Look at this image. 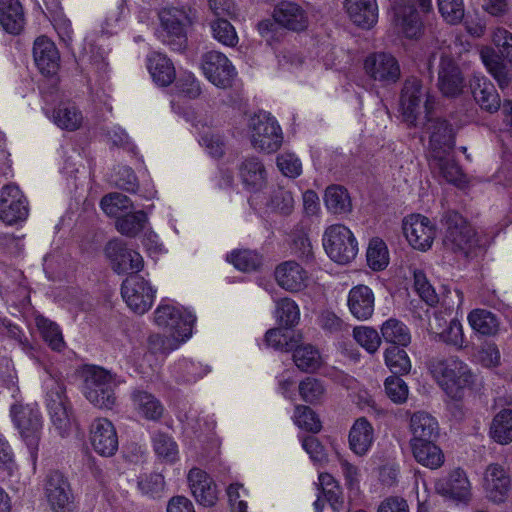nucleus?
<instances>
[{
	"label": "nucleus",
	"mask_w": 512,
	"mask_h": 512,
	"mask_svg": "<svg viewBox=\"0 0 512 512\" xmlns=\"http://www.w3.org/2000/svg\"><path fill=\"white\" fill-rule=\"evenodd\" d=\"M37 326L44 341L48 343L52 350L60 352L64 349L65 342L62 332L56 323L44 317H40L37 319Z\"/></svg>",
	"instance_id": "52"
},
{
	"label": "nucleus",
	"mask_w": 512,
	"mask_h": 512,
	"mask_svg": "<svg viewBox=\"0 0 512 512\" xmlns=\"http://www.w3.org/2000/svg\"><path fill=\"white\" fill-rule=\"evenodd\" d=\"M414 288L420 298L429 306H435L439 297L433 286L427 280L425 273L421 270L414 271Z\"/></svg>",
	"instance_id": "58"
},
{
	"label": "nucleus",
	"mask_w": 512,
	"mask_h": 512,
	"mask_svg": "<svg viewBox=\"0 0 512 512\" xmlns=\"http://www.w3.org/2000/svg\"><path fill=\"white\" fill-rule=\"evenodd\" d=\"M411 447L414 458L421 465L436 469L443 464L444 456L434 440L412 442Z\"/></svg>",
	"instance_id": "39"
},
{
	"label": "nucleus",
	"mask_w": 512,
	"mask_h": 512,
	"mask_svg": "<svg viewBox=\"0 0 512 512\" xmlns=\"http://www.w3.org/2000/svg\"><path fill=\"white\" fill-rule=\"evenodd\" d=\"M353 336L357 343L365 348L369 353L376 352L381 343V338L378 335V332L370 327L354 328Z\"/></svg>",
	"instance_id": "60"
},
{
	"label": "nucleus",
	"mask_w": 512,
	"mask_h": 512,
	"mask_svg": "<svg viewBox=\"0 0 512 512\" xmlns=\"http://www.w3.org/2000/svg\"><path fill=\"white\" fill-rule=\"evenodd\" d=\"M251 144L255 149L274 153L283 143V133L277 120L266 111L254 113L248 123Z\"/></svg>",
	"instance_id": "7"
},
{
	"label": "nucleus",
	"mask_w": 512,
	"mask_h": 512,
	"mask_svg": "<svg viewBox=\"0 0 512 512\" xmlns=\"http://www.w3.org/2000/svg\"><path fill=\"white\" fill-rule=\"evenodd\" d=\"M429 368L439 386L454 400H461L465 391L475 385L477 376L456 356L432 359Z\"/></svg>",
	"instance_id": "1"
},
{
	"label": "nucleus",
	"mask_w": 512,
	"mask_h": 512,
	"mask_svg": "<svg viewBox=\"0 0 512 512\" xmlns=\"http://www.w3.org/2000/svg\"><path fill=\"white\" fill-rule=\"evenodd\" d=\"M276 302V318L279 327L269 329L265 334V342L268 347L274 350L286 352L288 346V313L285 308L288 306V299L281 298Z\"/></svg>",
	"instance_id": "29"
},
{
	"label": "nucleus",
	"mask_w": 512,
	"mask_h": 512,
	"mask_svg": "<svg viewBox=\"0 0 512 512\" xmlns=\"http://www.w3.org/2000/svg\"><path fill=\"white\" fill-rule=\"evenodd\" d=\"M33 57L39 71L45 76H54L60 67V55L54 42L46 36L38 37L33 46Z\"/></svg>",
	"instance_id": "25"
},
{
	"label": "nucleus",
	"mask_w": 512,
	"mask_h": 512,
	"mask_svg": "<svg viewBox=\"0 0 512 512\" xmlns=\"http://www.w3.org/2000/svg\"><path fill=\"white\" fill-rule=\"evenodd\" d=\"M10 416L14 426L26 443L32 462L35 465L43 425L42 415L37 404L16 402L10 407Z\"/></svg>",
	"instance_id": "5"
},
{
	"label": "nucleus",
	"mask_w": 512,
	"mask_h": 512,
	"mask_svg": "<svg viewBox=\"0 0 512 512\" xmlns=\"http://www.w3.org/2000/svg\"><path fill=\"white\" fill-rule=\"evenodd\" d=\"M429 165L437 171L447 182L456 184L461 182L463 173L460 166L452 157V151L428 155Z\"/></svg>",
	"instance_id": "36"
},
{
	"label": "nucleus",
	"mask_w": 512,
	"mask_h": 512,
	"mask_svg": "<svg viewBox=\"0 0 512 512\" xmlns=\"http://www.w3.org/2000/svg\"><path fill=\"white\" fill-rule=\"evenodd\" d=\"M52 119L61 129L74 131L80 127L83 117L74 104L62 103L54 109Z\"/></svg>",
	"instance_id": "47"
},
{
	"label": "nucleus",
	"mask_w": 512,
	"mask_h": 512,
	"mask_svg": "<svg viewBox=\"0 0 512 512\" xmlns=\"http://www.w3.org/2000/svg\"><path fill=\"white\" fill-rule=\"evenodd\" d=\"M318 480L320 494L334 511H340L343 507L344 499L338 482L329 473H321Z\"/></svg>",
	"instance_id": "46"
},
{
	"label": "nucleus",
	"mask_w": 512,
	"mask_h": 512,
	"mask_svg": "<svg viewBox=\"0 0 512 512\" xmlns=\"http://www.w3.org/2000/svg\"><path fill=\"white\" fill-rule=\"evenodd\" d=\"M324 203L327 210L335 215L347 214L352 211L349 193L340 185H331L326 188Z\"/></svg>",
	"instance_id": "41"
},
{
	"label": "nucleus",
	"mask_w": 512,
	"mask_h": 512,
	"mask_svg": "<svg viewBox=\"0 0 512 512\" xmlns=\"http://www.w3.org/2000/svg\"><path fill=\"white\" fill-rule=\"evenodd\" d=\"M322 241L328 257L338 264L350 263L358 253V243L353 233L342 224L326 228Z\"/></svg>",
	"instance_id": "10"
},
{
	"label": "nucleus",
	"mask_w": 512,
	"mask_h": 512,
	"mask_svg": "<svg viewBox=\"0 0 512 512\" xmlns=\"http://www.w3.org/2000/svg\"><path fill=\"white\" fill-rule=\"evenodd\" d=\"M387 396L395 403H403L408 397V386L397 376H390L385 380Z\"/></svg>",
	"instance_id": "62"
},
{
	"label": "nucleus",
	"mask_w": 512,
	"mask_h": 512,
	"mask_svg": "<svg viewBox=\"0 0 512 512\" xmlns=\"http://www.w3.org/2000/svg\"><path fill=\"white\" fill-rule=\"evenodd\" d=\"M366 258L369 267L374 271L385 269L389 263L388 249L385 242L379 238L371 239Z\"/></svg>",
	"instance_id": "51"
},
{
	"label": "nucleus",
	"mask_w": 512,
	"mask_h": 512,
	"mask_svg": "<svg viewBox=\"0 0 512 512\" xmlns=\"http://www.w3.org/2000/svg\"><path fill=\"white\" fill-rule=\"evenodd\" d=\"M45 492L48 503L54 512H71L73 510V494L68 480L59 471L47 475Z\"/></svg>",
	"instance_id": "18"
},
{
	"label": "nucleus",
	"mask_w": 512,
	"mask_h": 512,
	"mask_svg": "<svg viewBox=\"0 0 512 512\" xmlns=\"http://www.w3.org/2000/svg\"><path fill=\"white\" fill-rule=\"evenodd\" d=\"M367 74L376 81L396 83L401 75L398 61L391 54L380 52L368 56L364 63Z\"/></svg>",
	"instance_id": "22"
},
{
	"label": "nucleus",
	"mask_w": 512,
	"mask_h": 512,
	"mask_svg": "<svg viewBox=\"0 0 512 512\" xmlns=\"http://www.w3.org/2000/svg\"><path fill=\"white\" fill-rule=\"evenodd\" d=\"M295 424L308 432L317 433L321 430V422L315 412L308 406H297L294 414Z\"/></svg>",
	"instance_id": "57"
},
{
	"label": "nucleus",
	"mask_w": 512,
	"mask_h": 512,
	"mask_svg": "<svg viewBox=\"0 0 512 512\" xmlns=\"http://www.w3.org/2000/svg\"><path fill=\"white\" fill-rule=\"evenodd\" d=\"M147 222V215L144 211L127 212L116 221L117 230L128 237L136 236Z\"/></svg>",
	"instance_id": "50"
},
{
	"label": "nucleus",
	"mask_w": 512,
	"mask_h": 512,
	"mask_svg": "<svg viewBox=\"0 0 512 512\" xmlns=\"http://www.w3.org/2000/svg\"><path fill=\"white\" fill-rule=\"evenodd\" d=\"M45 388V403L50 420L59 435L64 437L70 430L72 409L63 377L50 374L45 381Z\"/></svg>",
	"instance_id": "4"
},
{
	"label": "nucleus",
	"mask_w": 512,
	"mask_h": 512,
	"mask_svg": "<svg viewBox=\"0 0 512 512\" xmlns=\"http://www.w3.org/2000/svg\"><path fill=\"white\" fill-rule=\"evenodd\" d=\"M290 254L300 260L299 263L310 264L314 259L312 244L304 227H296L290 234Z\"/></svg>",
	"instance_id": "43"
},
{
	"label": "nucleus",
	"mask_w": 512,
	"mask_h": 512,
	"mask_svg": "<svg viewBox=\"0 0 512 512\" xmlns=\"http://www.w3.org/2000/svg\"><path fill=\"white\" fill-rule=\"evenodd\" d=\"M382 338L393 344L392 346H407L411 341V335L407 326L401 321L390 318L381 326Z\"/></svg>",
	"instance_id": "48"
},
{
	"label": "nucleus",
	"mask_w": 512,
	"mask_h": 512,
	"mask_svg": "<svg viewBox=\"0 0 512 512\" xmlns=\"http://www.w3.org/2000/svg\"><path fill=\"white\" fill-rule=\"evenodd\" d=\"M190 490L196 501L204 507H212L217 501V490L213 479L203 470L192 468L187 476Z\"/></svg>",
	"instance_id": "26"
},
{
	"label": "nucleus",
	"mask_w": 512,
	"mask_h": 512,
	"mask_svg": "<svg viewBox=\"0 0 512 512\" xmlns=\"http://www.w3.org/2000/svg\"><path fill=\"white\" fill-rule=\"evenodd\" d=\"M373 442V426L365 417L358 418L349 431V448L354 454L362 457L368 453Z\"/></svg>",
	"instance_id": "30"
},
{
	"label": "nucleus",
	"mask_w": 512,
	"mask_h": 512,
	"mask_svg": "<svg viewBox=\"0 0 512 512\" xmlns=\"http://www.w3.org/2000/svg\"><path fill=\"white\" fill-rule=\"evenodd\" d=\"M319 326L326 332L338 334L347 329L345 322L331 310H323L318 317Z\"/></svg>",
	"instance_id": "63"
},
{
	"label": "nucleus",
	"mask_w": 512,
	"mask_h": 512,
	"mask_svg": "<svg viewBox=\"0 0 512 512\" xmlns=\"http://www.w3.org/2000/svg\"><path fill=\"white\" fill-rule=\"evenodd\" d=\"M28 215V201L20 188L14 183L4 185L0 189V221L6 225H17Z\"/></svg>",
	"instance_id": "13"
},
{
	"label": "nucleus",
	"mask_w": 512,
	"mask_h": 512,
	"mask_svg": "<svg viewBox=\"0 0 512 512\" xmlns=\"http://www.w3.org/2000/svg\"><path fill=\"white\" fill-rule=\"evenodd\" d=\"M114 387L113 377L107 370L92 366L85 371L82 392L95 406L111 409L116 403Z\"/></svg>",
	"instance_id": "8"
},
{
	"label": "nucleus",
	"mask_w": 512,
	"mask_h": 512,
	"mask_svg": "<svg viewBox=\"0 0 512 512\" xmlns=\"http://www.w3.org/2000/svg\"><path fill=\"white\" fill-rule=\"evenodd\" d=\"M227 260L231 262L236 269L243 272L255 271L262 264L261 255L251 250L233 251L227 256Z\"/></svg>",
	"instance_id": "53"
},
{
	"label": "nucleus",
	"mask_w": 512,
	"mask_h": 512,
	"mask_svg": "<svg viewBox=\"0 0 512 512\" xmlns=\"http://www.w3.org/2000/svg\"><path fill=\"white\" fill-rule=\"evenodd\" d=\"M385 363L394 374H405L411 369L410 359L400 346H391L386 349Z\"/></svg>",
	"instance_id": "54"
},
{
	"label": "nucleus",
	"mask_w": 512,
	"mask_h": 512,
	"mask_svg": "<svg viewBox=\"0 0 512 512\" xmlns=\"http://www.w3.org/2000/svg\"><path fill=\"white\" fill-rule=\"evenodd\" d=\"M444 227L443 245L446 249L469 257L480 247V240L474 227L456 210H447L442 214Z\"/></svg>",
	"instance_id": "3"
},
{
	"label": "nucleus",
	"mask_w": 512,
	"mask_h": 512,
	"mask_svg": "<svg viewBox=\"0 0 512 512\" xmlns=\"http://www.w3.org/2000/svg\"><path fill=\"white\" fill-rule=\"evenodd\" d=\"M410 430L413 434L411 443L434 440L438 436V423L430 414L426 412H416L411 417Z\"/></svg>",
	"instance_id": "38"
},
{
	"label": "nucleus",
	"mask_w": 512,
	"mask_h": 512,
	"mask_svg": "<svg viewBox=\"0 0 512 512\" xmlns=\"http://www.w3.org/2000/svg\"><path fill=\"white\" fill-rule=\"evenodd\" d=\"M0 24L7 33L13 35L23 30L25 16L19 0H0Z\"/></svg>",
	"instance_id": "35"
},
{
	"label": "nucleus",
	"mask_w": 512,
	"mask_h": 512,
	"mask_svg": "<svg viewBox=\"0 0 512 512\" xmlns=\"http://www.w3.org/2000/svg\"><path fill=\"white\" fill-rule=\"evenodd\" d=\"M164 478L160 473L152 472L139 477L138 487L148 495L154 496L164 489Z\"/></svg>",
	"instance_id": "64"
},
{
	"label": "nucleus",
	"mask_w": 512,
	"mask_h": 512,
	"mask_svg": "<svg viewBox=\"0 0 512 512\" xmlns=\"http://www.w3.org/2000/svg\"><path fill=\"white\" fill-rule=\"evenodd\" d=\"M292 359L299 370L313 373L321 366L319 351L311 344L297 345L292 352Z\"/></svg>",
	"instance_id": "42"
},
{
	"label": "nucleus",
	"mask_w": 512,
	"mask_h": 512,
	"mask_svg": "<svg viewBox=\"0 0 512 512\" xmlns=\"http://www.w3.org/2000/svg\"><path fill=\"white\" fill-rule=\"evenodd\" d=\"M212 36L219 43L235 47L239 41L234 26L226 18H215L210 22Z\"/></svg>",
	"instance_id": "49"
},
{
	"label": "nucleus",
	"mask_w": 512,
	"mask_h": 512,
	"mask_svg": "<svg viewBox=\"0 0 512 512\" xmlns=\"http://www.w3.org/2000/svg\"><path fill=\"white\" fill-rule=\"evenodd\" d=\"M325 388L316 378L307 377L299 384V393L302 399L309 403L318 402L324 395Z\"/></svg>",
	"instance_id": "61"
},
{
	"label": "nucleus",
	"mask_w": 512,
	"mask_h": 512,
	"mask_svg": "<svg viewBox=\"0 0 512 512\" xmlns=\"http://www.w3.org/2000/svg\"><path fill=\"white\" fill-rule=\"evenodd\" d=\"M239 175L244 186L250 191L261 190L267 182L265 166L255 156L247 157L241 162Z\"/></svg>",
	"instance_id": "33"
},
{
	"label": "nucleus",
	"mask_w": 512,
	"mask_h": 512,
	"mask_svg": "<svg viewBox=\"0 0 512 512\" xmlns=\"http://www.w3.org/2000/svg\"><path fill=\"white\" fill-rule=\"evenodd\" d=\"M132 400L138 412L147 420L157 421L164 413V406L151 393L135 390Z\"/></svg>",
	"instance_id": "40"
},
{
	"label": "nucleus",
	"mask_w": 512,
	"mask_h": 512,
	"mask_svg": "<svg viewBox=\"0 0 512 512\" xmlns=\"http://www.w3.org/2000/svg\"><path fill=\"white\" fill-rule=\"evenodd\" d=\"M392 11V20L405 37L412 39L420 35L422 22L413 4L407 0H397L392 5Z\"/></svg>",
	"instance_id": "24"
},
{
	"label": "nucleus",
	"mask_w": 512,
	"mask_h": 512,
	"mask_svg": "<svg viewBox=\"0 0 512 512\" xmlns=\"http://www.w3.org/2000/svg\"><path fill=\"white\" fill-rule=\"evenodd\" d=\"M492 43L494 47L481 48L480 58L503 89L512 82V32L505 28H496L492 34Z\"/></svg>",
	"instance_id": "2"
},
{
	"label": "nucleus",
	"mask_w": 512,
	"mask_h": 512,
	"mask_svg": "<svg viewBox=\"0 0 512 512\" xmlns=\"http://www.w3.org/2000/svg\"><path fill=\"white\" fill-rule=\"evenodd\" d=\"M468 321L473 330L485 336H493L499 330L497 316L486 309H475L468 315Z\"/></svg>",
	"instance_id": "44"
},
{
	"label": "nucleus",
	"mask_w": 512,
	"mask_h": 512,
	"mask_svg": "<svg viewBox=\"0 0 512 512\" xmlns=\"http://www.w3.org/2000/svg\"><path fill=\"white\" fill-rule=\"evenodd\" d=\"M309 265L290 260V293L299 295L304 309H308L312 303L315 289V281L308 269Z\"/></svg>",
	"instance_id": "23"
},
{
	"label": "nucleus",
	"mask_w": 512,
	"mask_h": 512,
	"mask_svg": "<svg viewBox=\"0 0 512 512\" xmlns=\"http://www.w3.org/2000/svg\"><path fill=\"white\" fill-rule=\"evenodd\" d=\"M258 31L267 44L277 52L278 45L288 34V2L277 3L271 17L258 23Z\"/></svg>",
	"instance_id": "16"
},
{
	"label": "nucleus",
	"mask_w": 512,
	"mask_h": 512,
	"mask_svg": "<svg viewBox=\"0 0 512 512\" xmlns=\"http://www.w3.org/2000/svg\"><path fill=\"white\" fill-rule=\"evenodd\" d=\"M156 290L141 275L130 274L122 282L121 295L128 307L142 315L153 305Z\"/></svg>",
	"instance_id": "11"
},
{
	"label": "nucleus",
	"mask_w": 512,
	"mask_h": 512,
	"mask_svg": "<svg viewBox=\"0 0 512 512\" xmlns=\"http://www.w3.org/2000/svg\"><path fill=\"white\" fill-rule=\"evenodd\" d=\"M90 443L101 456H112L118 450V436L111 421L106 418H96L90 426Z\"/></svg>",
	"instance_id": "21"
},
{
	"label": "nucleus",
	"mask_w": 512,
	"mask_h": 512,
	"mask_svg": "<svg viewBox=\"0 0 512 512\" xmlns=\"http://www.w3.org/2000/svg\"><path fill=\"white\" fill-rule=\"evenodd\" d=\"M201 68L206 78L219 88H228L236 76L235 67L219 51H208L201 57Z\"/></svg>",
	"instance_id": "14"
},
{
	"label": "nucleus",
	"mask_w": 512,
	"mask_h": 512,
	"mask_svg": "<svg viewBox=\"0 0 512 512\" xmlns=\"http://www.w3.org/2000/svg\"><path fill=\"white\" fill-rule=\"evenodd\" d=\"M438 9L446 22L460 23L464 17L463 0H437Z\"/></svg>",
	"instance_id": "59"
},
{
	"label": "nucleus",
	"mask_w": 512,
	"mask_h": 512,
	"mask_svg": "<svg viewBox=\"0 0 512 512\" xmlns=\"http://www.w3.org/2000/svg\"><path fill=\"white\" fill-rule=\"evenodd\" d=\"M426 132L429 134V155L453 151L455 134L452 125L445 119L436 117L433 111L425 115Z\"/></svg>",
	"instance_id": "19"
},
{
	"label": "nucleus",
	"mask_w": 512,
	"mask_h": 512,
	"mask_svg": "<svg viewBox=\"0 0 512 512\" xmlns=\"http://www.w3.org/2000/svg\"><path fill=\"white\" fill-rule=\"evenodd\" d=\"M160 29L157 31L159 40L174 52H184L188 39L186 28L191 24L185 10L171 7L162 9L159 14Z\"/></svg>",
	"instance_id": "6"
},
{
	"label": "nucleus",
	"mask_w": 512,
	"mask_h": 512,
	"mask_svg": "<svg viewBox=\"0 0 512 512\" xmlns=\"http://www.w3.org/2000/svg\"><path fill=\"white\" fill-rule=\"evenodd\" d=\"M491 438L502 445L512 442V410L503 409L492 420Z\"/></svg>",
	"instance_id": "45"
},
{
	"label": "nucleus",
	"mask_w": 512,
	"mask_h": 512,
	"mask_svg": "<svg viewBox=\"0 0 512 512\" xmlns=\"http://www.w3.org/2000/svg\"><path fill=\"white\" fill-rule=\"evenodd\" d=\"M344 7L351 21L361 28L369 29L377 23L376 0H344Z\"/></svg>",
	"instance_id": "28"
},
{
	"label": "nucleus",
	"mask_w": 512,
	"mask_h": 512,
	"mask_svg": "<svg viewBox=\"0 0 512 512\" xmlns=\"http://www.w3.org/2000/svg\"><path fill=\"white\" fill-rule=\"evenodd\" d=\"M102 210L111 217H121L120 214L130 207L132 202L129 197L118 192L105 195L100 202Z\"/></svg>",
	"instance_id": "55"
},
{
	"label": "nucleus",
	"mask_w": 512,
	"mask_h": 512,
	"mask_svg": "<svg viewBox=\"0 0 512 512\" xmlns=\"http://www.w3.org/2000/svg\"><path fill=\"white\" fill-rule=\"evenodd\" d=\"M147 68L153 81L161 86H169L176 78L172 61L160 52H151L147 56Z\"/></svg>",
	"instance_id": "34"
},
{
	"label": "nucleus",
	"mask_w": 512,
	"mask_h": 512,
	"mask_svg": "<svg viewBox=\"0 0 512 512\" xmlns=\"http://www.w3.org/2000/svg\"><path fill=\"white\" fill-rule=\"evenodd\" d=\"M153 447L155 453L167 462H174L177 459V444L173 439L162 432H157L153 436Z\"/></svg>",
	"instance_id": "56"
},
{
	"label": "nucleus",
	"mask_w": 512,
	"mask_h": 512,
	"mask_svg": "<svg viewBox=\"0 0 512 512\" xmlns=\"http://www.w3.org/2000/svg\"><path fill=\"white\" fill-rule=\"evenodd\" d=\"M374 302V293L366 285H357L349 292L348 307L352 315L358 320H367L372 316Z\"/></svg>",
	"instance_id": "31"
},
{
	"label": "nucleus",
	"mask_w": 512,
	"mask_h": 512,
	"mask_svg": "<svg viewBox=\"0 0 512 512\" xmlns=\"http://www.w3.org/2000/svg\"><path fill=\"white\" fill-rule=\"evenodd\" d=\"M438 86L443 95L456 97L464 87V78L454 60L444 54L440 57Z\"/></svg>",
	"instance_id": "27"
},
{
	"label": "nucleus",
	"mask_w": 512,
	"mask_h": 512,
	"mask_svg": "<svg viewBox=\"0 0 512 512\" xmlns=\"http://www.w3.org/2000/svg\"><path fill=\"white\" fill-rule=\"evenodd\" d=\"M402 229L404 236L414 249L426 251L432 246L436 230L429 218L420 214L405 217Z\"/></svg>",
	"instance_id": "20"
},
{
	"label": "nucleus",
	"mask_w": 512,
	"mask_h": 512,
	"mask_svg": "<svg viewBox=\"0 0 512 512\" xmlns=\"http://www.w3.org/2000/svg\"><path fill=\"white\" fill-rule=\"evenodd\" d=\"M422 103L424 104L425 115H429L433 111L434 98L423 87L420 79L414 76L408 77L404 81L399 99L400 110L407 123L417 125Z\"/></svg>",
	"instance_id": "9"
},
{
	"label": "nucleus",
	"mask_w": 512,
	"mask_h": 512,
	"mask_svg": "<svg viewBox=\"0 0 512 512\" xmlns=\"http://www.w3.org/2000/svg\"><path fill=\"white\" fill-rule=\"evenodd\" d=\"M155 323L162 328L168 329L172 336L180 338L184 342L192 334V327L196 317L180 308L171 305H159L154 312Z\"/></svg>",
	"instance_id": "12"
},
{
	"label": "nucleus",
	"mask_w": 512,
	"mask_h": 512,
	"mask_svg": "<svg viewBox=\"0 0 512 512\" xmlns=\"http://www.w3.org/2000/svg\"><path fill=\"white\" fill-rule=\"evenodd\" d=\"M471 87L473 98L482 110L492 114L502 107L500 95L490 81L477 80Z\"/></svg>",
	"instance_id": "37"
},
{
	"label": "nucleus",
	"mask_w": 512,
	"mask_h": 512,
	"mask_svg": "<svg viewBox=\"0 0 512 512\" xmlns=\"http://www.w3.org/2000/svg\"><path fill=\"white\" fill-rule=\"evenodd\" d=\"M104 251L111 263L112 270L118 274H138L144 266L142 256L137 251L128 248L122 240L109 241Z\"/></svg>",
	"instance_id": "15"
},
{
	"label": "nucleus",
	"mask_w": 512,
	"mask_h": 512,
	"mask_svg": "<svg viewBox=\"0 0 512 512\" xmlns=\"http://www.w3.org/2000/svg\"><path fill=\"white\" fill-rule=\"evenodd\" d=\"M438 493L458 501L468 499L470 495V483L465 472L456 469L448 477L436 483Z\"/></svg>",
	"instance_id": "32"
},
{
	"label": "nucleus",
	"mask_w": 512,
	"mask_h": 512,
	"mask_svg": "<svg viewBox=\"0 0 512 512\" xmlns=\"http://www.w3.org/2000/svg\"><path fill=\"white\" fill-rule=\"evenodd\" d=\"M512 488V481L508 470L499 463L489 464L483 474V489L486 497L501 504L506 501Z\"/></svg>",
	"instance_id": "17"
}]
</instances>
